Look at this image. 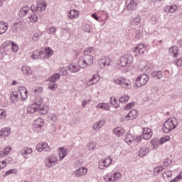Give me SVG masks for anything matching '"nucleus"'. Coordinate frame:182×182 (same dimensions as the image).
<instances>
[{
	"label": "nucleus",
	"instance_id": "nucleus-26",
	"mask_svg": "<svg viewBox=\"0 0 182 182\" xmlns=\"http://www.w3.org/2000/svg\"><path fill=\"white\" fill-rule=\"evenodd\" d=\"M8 31V23L5 21H0V35H4Z\"/></svg>",
	"mask_w": 182,
	"mask_h": 182
},
{
	"label": "nucleus",
	"instance_id": "nucleus-20",
	"mask_svg": "<svg viewBox=\"0 0 182 182\" xmlns=\"http://www.w3.org/2000/svg\"><path fill=\"white\" fill-rule=\"evenodd\" d=\"M18 93H20L23 100L28 99V90H26L25 87L21 86L18 87Z\"/></svg>",
	"mask_w": 182,
	"mask_h": 182
},
{
	"label": "nucleus",
	"instance_id": "nucleus-6",
	"mask_svg": "<svg viewBox=\"0 0 182 182\" xmlns=\"http://www.w3.org/2000/svg\"><path fill=\"white\" fill-rule=\"evenodd\" d=\"M121 177L122 173H120L119 172H115L107 173L105 176H103V178L105 181L114 182L119 181Z\"/></svg>",
	"mask_w": 182,
	"mask_h": 182
},
{
	"label": "nucleus",
	"instance_id": "nucleus-17",
	"mask_svg": "<svg viewBox=\"0 0 182 182\" xmlns=\"http://www.w3.org/2000/svg\"><path fill=\"white\" fill-rule=\"evenodd\" d=\"M146 48L144 44H139L135 47L134 52L139 53V55H144V52H146Z\"/></svg>",
	"mask_w": 182,
	"mask_h": 182
},
{
	"label": "nucleus",
	"instance_id": "nucleus-1",
	"mask_svg": "<svg viewBox=\"0 0 182 182\" xmlns=\"http://www.w3.org/2000/svg\"><path fill=\"white\" fill-rule=\"evenodd\" d=\"M39 110L41 114H46L49 108L43 106V98L42 97H37L34 103L28 105L27 107V113L31 114Z\"/></svg>",
	"mask_w": 182,
	"mask_h": 182
},
{
	"label": "nucleus",
	"instance_id": "nucleus-35",
	"mask_svg": "<svg viewBox=\"0 0 182 182\" xmlns=\"http://www.w3.org/2000/svg\"><path fill=\"white\" fill-rule=\"evenodd\" d=\"M68 18H70V19H76V18L79 16V11H77V10H71L68 13Z\"/></svg>",
	"mask_w": 182,
	"mask_h": 182
},
{
	"label": "nucleus",
	"instance_id": "nucleus-51",
	"mask_svg": "<svg viewBox=\"0 0 182 182\" xmlns=\"http://www.w3.org/2000/svg\"><path fill=\"white\" fill-rule=\"evenodd\" d=\"M55 32H56V27L55 26H52L47 30V33H49V35H53Z\"/></svg>",
	"mask_w": 182,
	"mask_h": 182
},
{
	"label": "nucleus",
	"instance_id": "nucleus-53",
	"mask_svg": "<svg viewBox=\"0 0 182 182\" xmlns=\"http://www.w3.org/2000/svg\"><path fill=\"white\" fill-rule=\"evenodd\" d=\"M0 119H6V112L3 109H0Z\"/></svg>",
	"mask_w": 182,
	"mask_h": 182
},
{
	"label": "nucleus",
	"instance_id": "nucleus-54",
	"mask_svg": "<svg viewBox=\"0 0 182 182\" xmlns=\"http://www.w3.org/2000/svg\"><path fill=\"white\" fill-rule=\"evenodd\" d=\"M168 140H170V136H162L160 139V143H161V144H163L166 143V141H168Z\"/></svg>",
	"mask_w": 182,
	"mask_h": 182
},
{
	"label": "nucleus",
	"instance_id": "nucleus-9",
	"mask_svg": "<svg viewBox=\"0 0 182 182\" xmlns=\"http://www.w3.org/2000/svg\"><path fill=\"white\" fill-rule=\"evenodd\" d=\"M126 6L127 11H136L137 1L136 0H127Z\"/></svg>",
	"mask_w": 182,
	"mask_h": 182
},
{
	"label": "nucleus",
	"instance_id": "nucleus-22",
	"mask_svg": "<svg viewBox=\"0 0 182 182\" xmlns=\"http://www.w3.org/2000/svg\"><path fill=\"white\" fill-rule=\"evenodd\" d=\"M36 6L38 12H42L46 9V3H45V1L43 0H38Z\"/></svg>",
	"mask_w": 182,
	"mask_h": 182
},
{
	"label": "nucleus",
	"instance_id": "nucleus-29",
	"mask_svg": "<svg viewBox=\"0 0 182 182\" xmlns=\"http://www.w3.org/2000/svg\"><path fill=\"white\" fill-rule=\"evenodd\" d=\"M139 157H144L149 154V148L147 146H141L139 149Z\"/></svg>",
	"mask_w": 182,
	"mask_h": 182
},
{
	"label": "nucleus",
	"instance_id": "nucleus-5",
	"mask_svg": "<svg viewBox=\"0 0 182 182\" xmlns=\"http://www.w3.org/2000/svg\"><path fill=\"white\" fill-rule=\"evenodd\" d=\"M149 79H150V77H149V75L146 73L140 75L139 77H136V86H137V87H141V86H146Z\"/></svg>",
	"mask_w": 182,
	"mask_h": 182
},
{
	"label": "nucleus",
	"instance_id": "nucleus-11",
	"mask_svg": "<svg viewBox=\"0 0 182 182\" xmlns=\"http://www.w3.org/2000/svg\"><path fill=\"white\" fill-rule=\"evenodd\" d=\"M44 125L45 123L43 122V119L38 118L33 123V129L34 130L39 132V130H41Z\"/></svg>",
	"mask_w": 182,
	"mask_h": 182
},
{
	"label": "nucleus",
	"instance_id": "nucleus-32",
	"mask_svg": "<svg viewBox=\"0 0 182 182\" xmlns=\"http://www.w3.org/2000/svg\"><path fill=\"white\" fill-rule=\"evenodd\" d=\"M9 43L11 44L13 52H17L18 50H19V46L14 42L11 43L9 41H6L4 43H3V46H9Z\"/></svg>",
	"mask_w": 182,
	"mask_h": 182
},
{
	"label": "nucleus",
	"instance_id": "nucleus-3",
	"mask_svg": "<svg viewBox=\"0 0 182 182\" xmlns=\"http://www.w3.org/2000/svg\"><path fill=\"white\" fill-rule=\"evenodd\" d=\"M93 63V55L92 54H84L78 60V65L82 69L90 66Z\"/></svg>",
	"mask_w": 182,
	"mask_h": 182
},
{
	"label": "nucleus",
	"instance_id": "nucleus-61",
	"mask_svg": "<svg viewBox=\"0 0 182 182\" xmlns=\"http://www.w3.org/2000/svg\"><path fill=\"white\" fill-rule=\"evenodd\" d=\"M31 11H32L33 14H35V12H39V11L38 10V7L35 6V5H32L31 6Z\"/></svg>",
	"mask_w": 182,
	"mask_h": 182
},
{
	"label": "nucleus",
	"instance_id": "nucleus-52",
	"mask_svg": "<svg viewBox=\"0 0 182 182\" xmlns=\"http://www.w3.org/2000/svg\"><path fill=\"white\" fill-rule=\"evenodd\" d=\"M93 50V47L87 48L84 50V55H92Z\"/></svg>",
	"mask_w": 182,
	"mask_h": 182
},
{
	"label": "nucleus",
	"instance_id": "nucleus-48",
	"mask_svg": "<svg viewBox=\"0 0 182 182\" xmlns=\"http://www.w3.org/2000/svg\"><path fill=\"white\" fill-rule=\"evenodd\" d=\"M129 95H122L119 98V103H127L129 102Z\"/></svg>",
	"mask_w": 182,
	"mask_h": 182
},
{
	"label": "nucleus",
	"instance_id": "nucleus-44",
	"mask_svg": "<svg viewBox=\"0 0 182 182\" xmlns=\"http://www.w3.org/2000/svg\"><path fill=\"white\" fill-rule=\"evenodd\" d=\"M110 103L115 107V109H118L119 107V103H117V100H116V97H112L110 98Z\"/></svg>",
	"mask_w": 182,
	"mask_h": 182
},
{
	"label": "nucleus",
	"instance_id": "nucleus-31",
	"mask_svg": "<svg viewBox=\"0 0 182 182\" xmlns=\"http://www.w3.org/2000/svg\"><path fill=\"white\" fill-rule=\"evenodd\" d=\"M11 150H12L11 146H6L3 151H0V157H6L9 154Z\"/></svg>",
	"mask_w": 182,
	"mask_h": 182
},
{
	"label": "nucleus",
	"instance_id": "nucleus-43",
	"mask_svg": "<svg viewBox=\"0 0 182 182\" xmlns=\"http://www.w3.org/2000/svg\"><path fill=\"white\" fill-rule=\"evenodd\" d=\"M98 109H104V110H109L110 109V106L106 103H100L97 105Z\"/></svg>",
	"mask_w": 182,
	"mask_h": 182
},
{
	"label": "nucleus",
	"instance_id": "nucleus-45",
	"mask_svg": "<svg viewBox=\"0 0 182 182\" xmlns=\"http://www.w3.org/2000/svg\"><path fill=\"white\" fill-rule=\"evenodd\" d=\"M163 170H164V167H163V166H158V167L155 168L154 171V176H158V174H160V173H161V171H163Z\"/></svg>",
	"mask_w": 182,
	"mask_h": 182
},
{
	"label": "nucleus",
	"instance_id": "nucleus-41",
	"mask_svg": "<svg viewBox=\"0 0 182 182\" xmlns=\"http://www.w3.org/2000/svg\"><path fill=\"white\" fill-rule=\"evenodd\" d=\"M151 76H153V77H156V79H161V77H163V72L154 71L151 73Z\"/></svg>",
	"mask_w": 182,
	"mask_h": 182
},
{
	"label": "nucleus",
	"instance_id": "nucleus-56",
	"mask_svg": "<svg viewBox=\"0 0 182 182\" xmlns=\"http://www.w3.org/2000/svg\"><path fill=\"white\" fill-rule=\"evenodd\" d=\"M96 147V144L95 142H90L88 145L89 150H95Z\"/></svg>",
	"mask_w": 182,
	"mask_h": 182
},
{
	"label": "nucleus",
	"instance_id": "nucleus-58",
	"mask_svg": "<svg viewBox=\"0 0 182 182\" xmlns=\"http://www.w3.org/2000/svg\"><path fill=\"white\" fill-rule=\"evenodd\" d=\"M60 72L64 75L66 76L68 75V68L63 67L60 69Z\"/></svg>",
	"mask_w": 182,
	"mask_h": 182
},
{
	"label": "nucleus",
	"instance_id": "nucleus-13",
	"mask_svg": "<svg viewBox=\"0 0 182 182\" xmlns=\"http://www.w3.org/2000/svg\"><path fill=\"white\" fill-rule=\"evenodd\" d=\"M43 59H49L53 55V50L49 47H46L44 50L41 51Z\"/></svg>",
	"mask_w": 182,
	"mask_h": 182
},
{
	"label": "nucleus",
	"instance_id": "nucleus-40",
	"mask_svg": "<svg viewBox=\"0 0 182 182\" xmlns=\"http://www.w3.org/2000/svg\"><path fill=\"white\" fill-rule=\"evenodd\" d=\"M144 67L141 65H139V69L140 70H141V72H143V73H146V72L147 73H149V72H150V67H149V65H146V63H143Z\"/></svg>",
	"mask_w": 182,
	"mask_h": 182
},
{
	"label": "nucleus",
	"instance_id": "nucleus-7",
	"mask_svg": "<svg viewBox=\"0 0 182 182\" xmlns=\"http://www.w3.org/2000/svg\"><path fill=\"white\" fill-rule=\"evenodd\" d=\"M60 79V74L55 73L49 78L50 82L48 83V88L50 90H55L58 89V84H56V80Z\"/></svg>",
	"mask_w": 182,
	"mask_h": 182
},
{
	"label": "nucleus",
	"instance_id": "nucleus-30",
	"mask_svg": "<svg viewBox=\"0 0 182 182\" xmlns=\"http://www.w3.org/2000/svg\"><path fill=\"white\" fill-rule=\"evenodd\" d=\"M124 133H125L124 129H123L121 127H118L114 129V134L116 136H117L118 137H120L121 136L124 134Z\"/></svg>",
	"mask_w": 182,
	"mask_h": 182
},
{
	"label": "nucleus",
	"instance_id": "nucleus-38",
	"mask_svg": "<svg viewBox=\"0 0 182 182\" xmlns=\"http://www.w3.org/2000/svg\"><path fill=\"white\" fill-rule=\"evenodd\" d=\"M124 141H126V143H128L129 144H132V143L134 141V136H133L132 134H127L125 135Z\"/></svg>",
	"mask_w": 182,
	"mask_h": 182
},
{
	"label": "nucleus",
	"instance_id": "nucleus-23",
	"mask_svg": "<svg viewBox=\"0 0 182 182\" xmlns=\"http://www.w3.org/2000/svg\"><path fill=\"white\" fill-rule=\"evenodd\" d=\"M21 72L25 76H30V75H32V70L31 69V67L26 65L21 67Z\"/></svg>",
	"mask_w": 182,
	"mask_h": 182
},
{
	"label": "nucleus",
	"instance_id": "nucleus-49",
	"mask_svg": "<svg viewBox=\"0 0 182 182\" xmlns=\"http://www.w3.org/2000/svg\"><path fill=\"white\" fill-rule=\"evenodd\" d=\"M171 176H173L171 171H165V172L162 174V177H164V180H166V178H170Z\"/></svg>",
	"mask_w": 182,
	"mask_h": 182
},
{
	"label": "nucleus",
	"instance_id": "nucleus-15",
	"mask_svg": "<svg viewBox=\"0 0 182 182\" xmlns=\"http://www.w3.org/2000/svg\"><path fill=\"white\" fill-rule=\"evenodd\" d=\"M151 136H153V132H151V129L144 128L143 131V137L144 140H149L151 139Z\"/></svg>",
	"mask_w": 182,
	"mask_h": 182
},
{
	"label": "nucleus",
	"instance_id": "nucleus-46",
	"mask_svg": "<svg viewBox=\"0 0 182 182\" xmlns=\"http://www.w3.org/2000/svg\"><path fill=\"white\" fill-rule=\"evenodd\" d=\"M29 19L32 23H36V22H38V15H36V14H33L29 17Z\"/></svg>",
	"mask_w": 182,
	"mask_h": 182
},
{
	"label": "nucleus",
	"instance_id": "nucleus-42",
	"mask_svg": "<svg viewBox=\"0 0 182 182\" xmlns=\"http://www.w3.org/2000/svg\"><path fill=\"white\" fill-rule=\"evenodd\" d=\"M11 100H12L13 103H16L18 102V92L14 91L11 93Z\"/></svg>",
	"mask_w": 182,
	"mask_h": 182
},
{
	"label": "nucleus",
	"instance_id": "nucleus-14",
	"mask_svg": "<svg viewBox=\"0 0 182 182\" xmlns=\"http://www.w3.org/2000/svg\"><path fill=\"white\" fill-rule=\"evenodd\" d=\"M112 63V60L107 57H102L99 60V64L100 66H104L105 68H109Z\"/></svg>",
	"mask_w": 182,
	"mask_h": 182
},
{
	"label": "nucleus",
	"instance_id": "nucleus-16",
	"mask_svg": "<svg viewBox=\"0 0 182 182\" xmlns=\"http://www.w3.org/2000/svg\"><path fill=\"white\" fill-rule=\"evenodd\" d=\"M87 173V168L85 167H81L74 171V174L76 177H82Z\"/></svg>",
	"mask_w": 182,
	"mask_h": 182
},
{
	"label": "nucleus",
	"instance_id": "nucleus-27",
	"mask_svg": "<svg viewBox=\"0 0 182 182\" xmlns=\"http://www.w3.org/2000/svg\"><path fill=\"white\" fill-rule=\"evenodd\" d=\"M136 117H137V110L136 109H132L126 116V119H127V120H133L134 119H136Z\"/></svg>",
	"mask_w": 182,
	"mask_h": 182
},
{
	"label": "nucleus",
	"instance_id": "nucleus-39",
	"mask_svg": "<svg viewBox=\"0 0 182 182\" xmlns=\"http://www.w3.org/2000/svg\"><path fill=\"white\" fill-rule=\"evenodd\" d=\"M124 77H119L118 78H115L113 82L116 83V85H119L121 87H124L123 82H124Z\"/></svg>",
	"mask_w": 182,
	"mask_h": 182
},
{
	"label": "nucleus",
	"instance_id": "nucleus-25",
	"mask_svg": "<svg viewBox=\"0 0 182 182\" xmlns=\"http://www.w3.org/2000/svg\"><path fill=\"white\" fill-rule=\"evenodd\" d=\"M80 67L79 65V63H77V65H75L73 64H70L68 65V70L73 73H76L77 72H79V70H80Z\"/></svg>",
	"mask_w": 182,
	"mask_h": 182
},
{
	"label": "nucleus",
	"instance_id": "nucleus-10",
	"mask_svg": "<svg viewBox=\"0 0 182 182\" xmlns=\"http://www.w3.org/2000/svg\"><path fill=\"white\" fill-rule=\"evenodd\" d=\"M112 163V158H110V156H108L107 159H102L100 162H99V168H100L101 170H104L105 167H109V165Z\"/></svg>",
	"mask_w": 182,
	"mask_h": 182
},
{
	"label": "nucleus",
	"instance_id": "nucleus-63",
	"mask_svg": "<svg viewBox=\"0 0 182 182\" xmlns=\"http://www.w3.org/2000/svg\"><path fill=\"white\" fill-rule=\"evenodd\" d=\"M25 150H26V154H31L33 151L32 149H31L29 147H26Z\"/></svg>",
	"mask_w": 182,
	"mask_h": 182
},
{
	"label": "nucleus",
	"instance_id": "nucleus-19",
	"mask_svg": "<svg viewBox=\"0 0 182 182\" xmlns=\"http://www.w3.org/2000/svg\"><path fill=\"white\" fill-rule=\"evenodd\" d=\"M11 134V128H3L0 131V138L6 139Z\"/></svg>",
	"mask_w": 182,
	"mask_h": 182
},
{
	"label": "nucleus",
	"instance_id": "nucleus-50",
	"mask_svg": "<svg viewBox=\"0 0 182 182\" xmlns=\"http://www.w3.org/2000/svg\"><path fill=\"white\" fill-rule=\"evenodd\" d=\"M17 173H18V169L16 168L10 169L5 173L4 177L9 176V174H16Z\"/></svg>",
	"mask_w": 182,
	"mask_h": 182
},
{
	"label": "nucleus",
	"instance_id": "nucleus-64",
	"mask_svg": "<svg viewBox=\"0 0 182 182\" xmlns=\"http://www.w3.org/2000/svg\"><path fill=\"white\" fill-rule=\"evenodd\" d=\"M39 39V34L36 33L33 36V41H38Z\"/></svg>",
	"mask_w": 182,
	"mask_h": 182
},
{
	"label": "nucleus",
	"instance_id": "nucleus-62",
	"mask_svg": "<svg viewBox=\"0 0 182 182\" xmlns=\"http://www.w3.org/2000/svg\"><path fill=\"white\" fill-rule=\"evenodd\" d=\"M6 167V162L5 161H2L0 162V169L5 168Z\"/></svg>",
	"mask_w": 182,
	"mask_h": 182
},
{
	"label": "nucleus",
	"instance_id": "nucleus-18",
	"mask_svg": "<svg viewBox=\"0 0 182 182\" xmlns=\"http://www.w3.org/2000/svg\"><path fill=\"white\" fill-rule=\"evenodd\" d=\"M99 80H100V76H99L97 74H95L88 82H87V85L92 86V85H96Z\"/></svg>",
	"mask_w": 182,
	"mask_h": 182
},
{
	"label": "nucleus",
	"instance_id": "nucleus-2",
	"mask_svg": "<svg viewBox=\"0 0 182 182\" xmlns=\"http://www.w3.org/2000/svg\"><path fill=\"white\" fill-rule=\"evenodd\" d=\"M177 124H178V123L176 118L168 119L162 127V131L164 133H170V132L177 127Z\"/></svg>",
	"mask_w": 182,
	"mask_h": 182
},
{
	"label": "nucleus",
	"instance_id": "nucleus-33",
	"mask_svg": "<svg viewBox=\"0 0 182 182\" xmlns=\"http://www.w3.org/2000/svg\"><path fill=\"white\" fill-rule=\"evenodd\" d=\"M177 6L176 5H172V6H167L165 8V12L166 14H173L177 11Z\"/></svg>",
	"mask_w": 182,
	"mask_h": 182
},
{
	"label": "nucleus",
	"instance_id": "nucleus-57",
	"mask_svg": "<svg viewBox=\"0 0 182 182\" xmlns=\"http://www.w3.org/2000/svg\"><path fill=\"white\" fill-rule=\"evenodd\" d=\"M151 144L154 145V147L156 149V147H159V144H160V142L157 139H154L151 141Z\"/></svg>",
	"mask_w": 182,
	"mask_h": 182
},
{
	"label": "nucleus",
	"instance_id": "nucleus-36",
	"mask_svg": "<svg viewBox=\"0 0 182 182\" xmlns=\"http://www.w3.org/2000/svg\"><path fill=\"white\" fill-rule=\"evenodd\" d=\"M169 53L172 55L173 58H177V56H178V48L172 46L169 48Z\"/></svg>",
	"mask_w": 182,
	"mask_h": 182
},
{
	"label": "nucleus",
	"instance_id": "nucleus-21",
	"mask_svg": "<svg viewBox=\"0 0 182 182\" xmlns=\"http://www.w3.org/2000/svg\"><path fill=\"white\" fill-rule=\"evenodd\" d=\"M106 124V119H102L97 122V123L94 124L93 125V130H95V132H98V130H100L103 126Z\"/></svg>",
	"mask_w": 182,
	"mask_h": 182
},
{
	"label": "nucleus",
	"instance_id": "nucleus-8",
	"mask_svg": "<svg viewBox=\"0 0 182 182\" xmlns=\"http://www.w3.org/2000/svg\"><path fill=\"white\" fill-rule=\"evenodd\" d=\"M58 161H59V159L56 155H50L45 160V163L48 168L53 167V166L58 164Z\"/></svg>",
	"mask_w": 182,
	"mask_h": 182
},
{
	"label": "nucleus",
	"instance_id": "nucleus-12",
	"mask_svg": "<svg viewBox=\"0 0 182 182\" xmlns=\"http://www.w3.org/2000/svg\"><path fill=\"white\" fill-rule=\"evenodd\" d=\"M36 150L37 151H50V148L48 146V143L45 142H39L36 145Z\"/></svg>",
	"mask_w": 182,
	"mask_h": 182
},
{
	"label": "nucleus",
	"instance_id": "nucleus-59",
	"mask_svg": "<svg viewBox=\"0 0 182 182\" xmlns=\"http://www.w3.org/2000/svg\"><path fill=\"white\" fill-rule=\"evenodd\" d=\"M134 107V103L132 102V103L127 104L124 107V109H126V110H129V109H132V107Z\"/></svg>",
	"mask_w": 182,
	"mask_h": 182
},
{
	"label": "nucleus",
	"instance_id": "nucleus-37",
	"mask_svg": "<svg viewBox=\"0 0 182 182\" xmlns=\"http://www.w3.org/2000/svg\"><path fill=\"white\" fill-rule=\"evenodd\" d=\"M141 21V17H140V16H138L132 18L131 21V25H132V26H137L138 25H140Z\"/></svg>",
	"mask_w": 182,
	"mask_h": 182
},
{
	"label": "nucleus",
	"instance_id": "nucleus-60",
	"mask_svg": "<svg viewBox=\"0 0 182 182\" xmlns=\"http://www.w3.org/2000/svg\"><path fill=\"white\" fill-rule=\"evenodd\" d=\"M174 63L176 65V66H182V59L181 58H179L178 60H176L174 61Z\"/></svg>",
	"mask_w": 182,
	"mask_h": 182
},
{
	"label": "nucleus",
	"instance_id": "nucleus-55",
	"mask_svg": "<svg viewBox=\"0 0 182 182\" xmlns=\"http://www.w3.org/2000/svg\"><path fill=\"white\" fill-rule=\"evenodd\" d=\"M164 167H168V166H171V160L166 159L164 161Z\"/></svg>",
	"mask_w": 182,
	"mask_h": 182
},
{
	"label": "nucleus",
	"instance_id": "nucleus-47",
	"mask_svg": "<svg viewBox=\"0 0 182 182\" xmlns=\"http://www.w3.org/2000/svg\"><path fill=\"white\" fill-rule=\"evenodd\" d=\"M122 85H124L123 87L124 89H129L130 87V85H132V82L129 80L124 79V81L122 82Z\"/></svg>",
	"mask_w": 182,
	"mask_h": 182
},
{
	"label": "nucleus",
	"instance_id": "nucleus-28",
	"mask_svg": "<svg viewBox=\"0 0 182 182\" xmlns=\"http://www.w3.org/2000/svg\"><path fill=\"white\" fill-rule=\"evenodd\" d=\"M28 12H29V6H24L23 8L21 9L20 12L18 13L19 16L21 18H23L28 15Z\"/></svg>",
	"mask_w": 182,
	"mask_h": 182
},
{
	"label": "nucleus",
	"instance_id": "nucleus-24",
	"mask_svg": "<svg viewBox=\"0 0 182 182\" xmlns=\"http://www.w3.org/2000/svg\"><path fill=\"white\" fill-rule=\"evenodd\" d=\"M58 157L60 160H63L65 157L68 155V152H66V149L65 147L59 148L58 150Z\"/></svg>",
	"mask_w": 182,
	"mask_h": 182
},
{
	"label": "nucleus",
	"instance_id": "nucleus-4",
	"mask_svg": "<svg viewBox=\"0 0 182 182\" xmlns=\"http://www.w3.org/2000/svg\"><path fill=\"white\" fill-rule=\"evenodd\" d=\"M117 65L121 68H130L133 65V57L130 55H125L119 58Z\"/></svg>",
	"mask_w": 182,
	"mask_h": 182
},
{
	"label": "nucleus",
	"instance_id": "nucleus-34",
	"mask_svg": "<svg viewBox=\"0 0 182 182\" xmlns=\"http://www.w3.org/2000/svg\"><path fill=\"white\" fill-rule=\"evenodd\" d=\"M39 58H41V59H43V55H42V51H40L38 50H35L33 52V55H31V58L36 60V59H39Z\"/></svg>",
	"mask_w": 182,
	"mask_h": 182
}]
</instances>
